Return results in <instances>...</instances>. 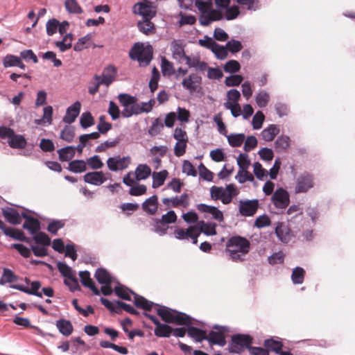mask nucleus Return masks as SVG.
Wrapping results in <instances>:
<instances>
[{
    "instance_id": "ea45409f",
    "label": "nucleus",
    "mask_w": 355,
    "mask_h": 355,
    "mask_svg": "<svg viewBox=\"0 0 355 355\" xmlns=\"http://www.w3.org/2000/svg\"><path fill=\"white\" fill-rule=\"evenodd\" d=\"M114 291L119 297L128 301L132 300L130 295L134 292L125 287L124 286L119 285L116 286L114 289Z\"/></svg>"
},
{
    "instance_id": "4468645a",
    "label": "nucleus",
    "mask_w": 355,
    "mask_h": 355,
    "mask_svg": "<svg viewBox=\"0 0 355 355\" xmlns=\"http://www.w3.org/2000/svg\"><path fill=\"white\" fill-rule=\"evenodd\" d=\"M156 312L161 318L166 322H178V314L176 311H171L170 309L156 304Z\"/></svg>"
},
{
    "instance_id": "bb28decb",
    "label": "nucleus",
    "mask_w": 355,
    "mask_h": 355,
    "mask_svg": "<svg viewBox=\"0 0 355 355\" xmlns=\"http://www.w3.org/2000/svg\"><path fill=\"white\" fill-rule=\"evenodd\" d=\"M187 334L196 342H201L207 338V334L206 331L193 326H189L187 328Z\"/></svg>"
},
{
    "instance_id": "5fc2aeb1",
    "label": "nucleus",
    "mask_w": 355,
    "mask_h": 355,
    "mask_svg": "<svg viewBox=\"0 0 355 355\" xmlns=\"http://www.w3.org/2000/svg\"><path fill=\"white\" fill-rule=\"evenodd\" d=\"M163 128V123L159 119H156L149 128L148 132L150 136L154 137L159 134Z\"/></svg>"
},
{
    "instance_id": "cd10ccee",
    "label": "nucleus",
    "mask_w": 355,
    "mask_h": 355,
    "mask_svg": "<svg viewBox=\"0 0 355 355\" xmlns=\"http://www.w3.org/2000/svg\"><path fill=\"white\" fill-rule=\"evenodd\" d=\"M263 345L268 351H272L275 354H279L284 347L282 341L275 340L273 338L265 340Z\"/></svg>"
},
{
    "instance_id": "69168bd1",
    "label": "nucleus",
    "mask_w": 355,
    "mask_h": 355,
    "mask_svg": "<svg viewBox=\"0 0 355 355\" xmlns=\"http://www.w3.org/2000/svg\"><path fill=\"white\" fill-rule=\"evenodd\" d=\"M243 80L241 75H231L225 78V83L227 87H234L239 85Z\"/></svg>"
},
{
    "instance_id": "4d7b16f0",
    "label": "nucleus",
    "mask_w": 355,
    "mask_h": 355,
    "mask_svg": "<svg viewBox=\"0 0 355 355\" xmlns=\"http://www.w3.org/2000/svg\"><path fill=\"white\" fill-rule=\"evenodd\" d=\"M21 58L8 54L3 59V65L5 68L17 67Z\"/></svg>"
},
{
    "instance_id": "680f3d73",
    "label": "nucleus",
    "mask_w": 355,
    "mask_h": 355,
    "mask_svg": "<svg viewBox=\"0 0 355 355\" xmlns=\"http://www.w3.org/2000/svg\"><path fill=\"white\" fill-rule=\"evenodd\" d=\"M162 72L164 76H171L175 72L173 64L165 58L162 60Z\"/></svg>"
},
{
    "instance_id": "f257e3e1",
    "label": "nucleus",
    "mask_w": 355,
    "mask_h": 355,
    "mask_svg": "<svg viewBox=\"0 0 355 355\" xmlns=\"http://www.w3.org/2000/svg\"><path fill=\"white\" fill-rule=\"evenodd\" d=\"M250 249V243L246 238L234 236L227 240L225 252L233 261L239 262L244 260L243 257L249 252Z\"/></svg>"
},
{
    "instance_id": "a19ab883",
    "label": "nucleus",
    "mask_w": 355,
    "mask_h": 355,
    "mask_svg": "<svg viewBox=\"0 0 355 355\" xmlns=\"http://www.w3.org/2000/svg\"><path fill=\"white\" fill-rule=\"evenodd\" d=\"M227 137L228 143L232 147L241 146L245 139V135L243 133L231 134L227 136Z\"/></svg>"
},
{
    "instance_id": "5701e85b",
    "label": "nucleus",
    "mask_w": 355,
    "mask_h": 355,
    "mask_svg": "<svg viewBox=\"0 0 355 355\" xmlns=\"http://www.w3.org/2000/svg\"><path fill=\"white\" fill-rule=\"evenodd\" d=\"M132 295H134V304L139 309H142L145 311H150L153 307H155L157 304L135 293H132Z\"/></svg>"
},
{
    "instance_id": "aec40b11",
    "label": "nucleus",
    "mask_w": 355,
    "mask_h": 355,
    "mask_svg": "<svg viewBox=\"0 0 355 355\" xmlns=\"http://www.w3.org/2000/svg\"><path fill=\"white\" fill-rule=\"evenodd\" d=\"M81 283L85 287L89 288L92 291L94 295H99L100 291L95 286L93 280L90 277V273L87 270L80 271L79 272Z\"/></svg>"
},
{
    "instance_id": "4c0bfd02",
    "label": "nucleus",
    "mask_w": 355,
    "mask_h": 355,
    "mask_svg": "<svg viewBox=\"0 0 355 355\" xmlns=\"http://www.w3.org/2000/svg\"><path fill=\"white\" fill-rule=\"evenodd\" d=\"M151 174V169L147 164H139L135 170V178L137 180H145Z\"/></svg>"
},
{
    "instance_id": "a18cd8bd",
    "label": "nucleus",
    "mask_w": 355,
    "mask_h": 355,
    "mask_svg": "<svg viewBox=\"0 0 355 355\" xmlns=\"http://www.w3.org/2000/svg\"><path fill=\"white\" fill-rule=\"evenodd\" d=\"M66 10L70 13L81 14L83 12L82 8L76 0H65Z\"/></svg>"
},
{
    "instance_id": "c9c22d12",
    "label": "nucleus",
    "mask_w": 355,
    "mask_h": 355,
    "mask_svg": "<svg viewBox=\"0 0 355 355\" xmlns=\"http://www.w3.org/2000/svg\"><path fill=\"white\" fill-rule=\"evenodd\" d=\"M68 169L73 173H83L87 171V163L82 159H76L70 162Z\"/></svg>"
},
{
    "instance_id": "f3484780",
    "label": "nucleus",
    "mask_w": 355,
    "mask_h": 355,
    "mask_svg": "<svg viewBox=\"0 0 355 355\" xmlns=\"http://www.w3.org/2000/svg\"><path fill=\"white\" fill-rule=\"evenodd\" d=\"M81 105L79 101L75 102L67 110L66 114L63 118L64 123L71 124L75 121L80 111Z\"/></svg>"
},
{
    "instance_id": "423d86ee",
    "label": "nucleus",
    "mask_w": 355,
    "mask_h": 355,
    "mask_svg": "<svg viewBox=\"0 0 355 355\" xmlns=\"http://www.w3.org/2000/svg\"><path fill=\"white\" fill-rule=\"evenodd\" d=\"M177 220V216L174 211H169L164 214L161 219H155L154 225V231L160 235L167 233L169 229V225L175 223Z\"/></svg>"
},
{
    "instance_id": "7ed1b4c3",
    "label": "nucleus",
    "mask_w": 355,
    "mask_h": 355,
    "mask_svg": "<svg viewBox=\"0 0 355 355\" xmlns=\"http://www.w3.org/2000/svg\"><path fill=\"white\" fill-rule=\"evenodd\" d=\"M210 192L213 200H220L224 205L230 204L232 198L239 194L238 189L232 184L227 185L225 189L222 187L213 186Z\"/></svg>"
},
{
    "instance_id": "4be33fe9",
    "label": "nucleus",
    "mask_w": 355,
    "mask_h": 355,
    "mask_svg": "<svg viewBox=\"0 0 355 355\" xmlns=\"http://www.w3.org/2000/svg\"><path fill=\"white\" fill-rule=\"evenodd\" d=\"M2 214L6 220L10 224L19 225L21 222L20 214L13 208L3 209Z\"/></svg>"
},
{
    "instance_id": "09e8293b",
    "label": "nucleus",
    "mask_w": 355,
    "mask_h": 355,
    "mask_svg": "<svg viewBox=\"0 0 355 355\" xmlns=\"http://www.w3.org/2000/svg\"><path fill=\"white\" fill-rule=\"evenodd\" d=\"M80 123L82 128L85 129L94 124V119L89 112H84L80 116Z\"/></svg>"
},
{
    "instance_id": "e433bc0d",
    "label": "nucleus",
    "mask_w": 355,
    "mask_h": 355,
    "mask_svg": "<svg viewBox=\"0 0 355 355\" xmlns=\"http://www.w3.org/2000/svg\"><path fill=\"white\" fill-rule=\"evenodd\" d=\"M291 139L289 137L282 135L277 137L275 142V148L277 152H282L290 146Z\"/></svg>"
},
{
    "instance_id": "f704fd0d",
    "label": "nucleus",
    "mask_w": 355,
    "mask_h": 355,
    "mask_svg": "<svg viewBox=\"0 0 355 355\" xmlns=\"http://www.w3.org/2000/svg\"><path fill=\"white\" fill-rule=\"evenodd\" d=\"M26 140L24 136L16 135L15 133H14V135L8 140V144L12 148L23 149L26 147Z\"/></svg>"
},
{
    "instance_id": "dca6fc26",
    "label": "nucleus",
    "mask_w": 355,
    "mask_h": 355,
    "mask_svg": "<svg viewBox=\"0 0 355 355\" xmlns=\"http://www.w3.org/2000/svg\"><path fill=\"white\" fill-rule=\"evenodd\" d=\"M83 179L85 182L96 186L101 185L107 180L103 171L89 172L84 175Z\"/></svg>"
},
{
    "instance_id": "39448f33",
    "label": "nucleus",
    "mask_w": 355,
    "mask_h": 355,
    "mask_svg": "<svg viewBox=\"0 0 355 355\" xmlns=\"http://www.w3.org/2000/svg\"><path fill=\"white\" fill-rule=\"evenodd\" d=\"M315 186V178L313 174L306 171L300 174L295 180V193H307Z\"/></svg>"
},
{
    "instance_id": "58836bf2",
    "label": "nucleus",
    "mask_w": 355,
    "mask_h": 355,
    "mask_svg": "<svg viewBox=\"0 0 355 355\" xmlns=\"http://www.w3.org/2000/svg\"><path fill=\"white\" fill-rule=\"evenodd\" d=\"M94 277L101 284H111V277L107 270L103 268H98L96 270Z\"/></svg>"
},
{
    "instance_id": "864d4df0",
    "label": "nucleus",
    "mask_w": 355,
    "mask_h": 355,
    "mask_svg": "<svg viewBox=\"0 0 355 355\" xmlns=\"http://www.w3.org/2000/svg\"><path fill=\"white\" fill-rule=\"evenodd\" d=\"M255 99L256 103L259 107H264L268 105L270 96L266 92L261 91L256 95Z\"/></svg>"
},
{
    "instance_id": "2f4dec72",
    "label": "nucleus",
    "mask_w": 355,
    "mask_h": 355,
    "mask_svg": "<svg viewBox=\"0 0 355 355\" xmlns=\"http://www.w3.org/2000/svg\"><path fill=\"white\" fill-rule=\"evenodd\" d=\"M19 277L17 276L13 271L10 269L5 268L3 270V273L0 279V284L4 285L7 283L12 284L19 279Z\"/></svg>"
},
{
    "instance_id": "20e7f679",
    "label": "nucleus",
    "mask_w": 355,
    "mask_h": 355,
    "mask_svg": "<svg viewBox=\"0 0 355 355\" xmlns=\"http://www.w3.org/2000/svg\"><path fill=\"white\" fill-rule=\"evenodd\" d=\"M253 338L248 334H236L232 336L230 345V352L235 354H241L244 348L251 347Z\"/></svg>"
},
{
    "instance_id": "13d9d810",
    "label": "nucleus",
    "mask_w": 355,
    "mask_h": 355,
    "mask_svg": "<svg viewBox=\"0 0 355 355\" xmlns=\"http://www.w3.org/2000/svg\"><path fill=\"white\" fill-rule=\"evenodd\" d=\"M237 164L239 170L248 169L250 166V160L248 154L241 153L237 157Z\"/></svg>"
},
{
    "instance_id": "0e129e2a",
    "label": "nucleus",
    "mask_w": 355,
    "mask_h": 355,
    "mask_svg": "<svg viewBox=\"0 0 355 355\" xmlns=\"http://www.w3.org/2000/svg\"><path fill=\"white\" fill-rule=\"evenodd\" d=\"M265 119V116L261 111H258L252 118V126L255 130H259L262 127Z\"/></svg>"
},
{
    "instance_id": "79ce46f5",
    "label": "nucleus",
    "mask_w": 355,
    "mask_h": 355,
    "mask_svg": "<svg viewBox=\"0 0 355 355\" xmlns=\"http://www.w3.org/2000/svg\"><path fill=\"white\" fill-rule=\"evenodd\" d=\"M167 174L168 173L166 170H164L158 173L154 172L153 173V187L157 188L164 184Z\"/></svg>"
},
{
    "instance_id": "a878e982",
    "label": "nucleus",
    "mask_w": 355,
    "mask_h": 355,
    "mask_svg": "<svg viewBox=\"0 0 355 355\" xmlns=\"http://www.w3.org/2000/svg\"><path fill=\"white\" fill-rule=\"evenodd\" d=\"M172 332L174 336H178V329L173 330L170 326L160 322L157 324L155 329V334L158 337H168Z\"/></svg>"
},
{
    "instance_id": "6ab92c4d",
    "label": "nucleus",
    "mask_w": 355,
    "mask_h": 355,
    "mask_svg": "<svg viewBox=\"0 0 355 355\" xmlns=\"http://www.w3.org/2000/svg\"><path fill=\"white\" fill-rule=\"evenodd\" d=\"M275 234L280 241L287 243L291 239V231L290 228L282 223H278L275 227Z\"/></svg>"
},
{
    "instance_id": "6e6d98bb",
    "label": "nucleus",
    "mask_w": 355,
    "mask_h": 355,
    "mask_svg": "<svg viewBox=\"0 0 355 355\" xmlns=\"http://www.w3.org/2000/svg\"><path fill=\"white\" fill-rule=\"evenodd\" d=\"M223 68L225 72L234 73L240 70L241 65L238 61L235 60H230L225 63Z\"/></svg>"
},
{
    "instance_id": "052dcab7",
    "label": "nucleus",
    "mask_w": 355,
    "mask_h": 355,
    "mask_svg": "<svg viewBox=\"0 0 355 355\" xmlns=\"http://www.w3.org/2000/svg\"><path fill=\"white\" fill-rule=\"evenodd\" d=\"M225 12L224 15V17L227 20H232L236 19L240 14L239 8L237 6H233L230 7V6L225 8Z\"/></svg>"
},
{
    "instance_id": "9b49d317",
    "label": "nucleus",
    "mask_w": 355,
    "mask_h": 355,
    "mask_svg": "<svg viewBox=\"0 0 355 355\" xmlns=\"http://www.w3.org/2000/svg\"><path fill=\"white\" fill-rule=\"evenodd\" d=\"M223 17L224 14L222 11L211 8L207 15L200 16L199 21L201 25L207 26H209L211 21L221 20Z\"/></svg>"
},
{
    "instance_id": "338daca9",
    "label": "nucleus",
    "mask_w": 355,
    "mask_h": 355,
    "mask_svg": "<svg viewBox=\"0 0 355 355\" xmlns=\"http://www.w3.org/2000/svg\"><path fill=\"white\" fill-rule=\"evenodd\" d=\"M59 25H60V22L56 19L53 18V19H49L46 22V25L47 35L49 36H51L53 34H55L58 31V28Z\"/></svg>"
},
{
    "instance_id": "c03bdc74",
    "label": "nucleus",
    "mask_w": 355,
    "mask_h": 355,
    "mask_svg": "<svg viewBox=\"0 0 355 355\" xmlns=\"http://www.w3.org/2000/svg\"><path fill=\"white\" fill-rule=\"evenodd\" d=\"M305 275L304 270L301 267H296L293 269L291 275V279L295 284H301L304 282Z\"/></svg>"
},
{
    "instance_id": "bf43d9fd",
    "label": "nucleus",
    "mask_w": 355,
    "mask_h": 355,
    "mask_svg": "<svg viewBox=\"0 0 355 355\" xmlns=\"http://www.w3.org/2000/svg\"><path fill=\"white\" fill-rule=\"evenodd\" d=\"M196 6L200 12V15H207L210 8L212 7L211 0H208L207 2L202 1L201 0H196Z\"/></svg>"
},
{
    "instance_id": "f03ea898",
    "label": "nucleus",
    "mask_w": 355,
    "mask_h": 355,
    "mask_svg": "<svg viewBox=\"0 0 355 355\" xmlns=\"http://www.w3.org/2000/svg\"><path fill=\"white\" fill-rule=\"evenodd\" d=\"M129 57L132 60L138 61L140 66L146 67L150 64L153 58V47L150 45L145 46L141 42H137L130 50Z\"/></svg>"
},
{
    "instance_id": "3c124183",
    "label": "nucleus",
    "mask_w": 355,
    "mask_h": 355,
    "mask_svg": "<svg viewBox=\"0 0 355 355\" xmlns=\"http://www.w3.org/2000/svg\"><path fill=\"white\" fill-rule=\"evenodd\" d=\"M119 103L124 107L136 105V98L128 94H120L118 96Z\"/></svg>"
},
{
    "instance_id": "7c9ffc66",
    "label": "nucleus",
    "mask_w": 355,
    "mask_h": 355,
    "mask_svg": "<svg viewBox=\"0 0 355 355\" xmlns=\"http://www.w3.org/2000/svg\"><path fill=\"white\" fill-rule=\"evenodd\" d=\"M56 327L64 336H68L73 332V326L69 320L60 319L56 322Z\"/></svg>"
},
{
    "instance_id": "393cba45",
    "label": "nucleus",
    "mask_w": 355,
    "mask_h": 355,
    "mask_svg": "<svg viewBox=\"0 0 355 355\" xmlns=\"http://www.w3.org/2000/svg\"><path fill=\"white\" fill-rule=\"evenodd\" d=\"M212 345H218L220 346H224L225 344V334L222 331H211L207 335L206 339Z\"/></svg>"
},
{
    "instance_id": "774afa93",
    "label": "nucleus",
    "mask_w": 355,
    "mask_h": 355,
    "mask_svg": "<svg viewBox=\"0 0 355 355\" xmlns=\"http://www.w3.org/2000/svg\"><path fill=\"white\" fill-rule=\"evenodd\" d=\"M270 224L271 220L266 214L258 216L254 221V226L257 228H263L270 225Z\"/></svg>"
},
{
    "instance_id": "49530a36",
    "label": "nucleus",
    "mask_w": 355,
    "mask_h": 355,
    "mask_svg": "<svg viewBox=\"0 0 355 355\" xmlns=\"http://www.w3.org/2000/svg\"><path fill=\"white\" fill-rule=\"evenodd\" d=\"M33 240L37 244L42 245L43 246H49L51 244L50 237L43 232H37L33 236Z\"/></svg>"
},
{
    "instance_id": "8fccbe9b",
    "label": "nucleus",
    "mask_w": 355,
    "mask_h": 355,
    "mask_svg": "<svg viewBox=\"0 0 355 355\" xmlns=\"http://www.w3.org/2000/svg\"><path fill=\"white\" fill-rule=\"evenodd\" d=\"M235 178L241 184L245 183L246 181L252 182L254 180V176L248 169L239 170Z\"/></svg>"
},
{
    "instance_id": "2eb2a0df",
    "label": "nucleus",
    "mask_w": 355,
    "mask_h": 355,
    "mask_svg": "<svg viewBox=\"0 0 355 355\" xmlns=\"http://www.w3.org/2000/svg\"><path fill=\"white\" fill-rule=\"evenodd\" d=\"M31 288H29L26 286L19 284H10V287L14 289H17L29 295H33L39 297H42V293L39 292V289L41 287V283L39 281H34L31 283Z\"/></svg>"
},
{
    "instance_id": "c85d7f7f",
    "label": "nucleus",
    "mask_w": 355,
    "mask_h": 355,
    "mask_svg": "<svg viewBox=\"0 0 355 355\" xmlns=\"http://www.w3.org/2000/svg\"><path fill=\"white\" fill-rule=\"evenodd\" d=\"M279 130L276 125L272 124L262 130L261 138L266 141H271L279 133Z\"/></svg>"
},
{
    "instance_id": "f8f14e48",
    "label": "nucleus",
    "mask_w": 355,
    "mask_h": 355,
    "mask_svg": "<svg viewBox=\"0 0 355 355\" xmlns=\"http://www.w3.org/2000/svg\"><path fill=\"white\" fill-rule=\"evenodd\" d=\"M201 80L200 76L196 73H192L182 80V85L186 89L189 91L190 94H193L200 87Z\"/></svg>"
},
{
    "instance_id": "b1692460",
    "label": "nucleus",
    "mask_w": 355,
    "mask_h": 355,
    "mask_svg": "<svg viewBox=\"0 0 355 355\" xmlns=\"http://www.w3.org/2000/svg\"><path fill=\"white\" fill-rule=\"evenodd\" d=\"M142 209L150 214H155L158 209L157 196L154 195L146 199L142 204Z\"/></svg>"
},
{
    "instance_id": "ddd939ff",
    "label": "nucleus",
    "mask_w": 355,
    "mask_h": 355,
    "mask_svg": "<svg viewBox=\"0 0 355 355\" xmlns=\"http://www.w3.org/2000/svg\"><path fill=\"white\" fill-rule=\"evenodd\" d=\"M116 73V69L113 66L106 67L102 76L95 75L94 79L98 81L100 85L109 86L114 80Z\"/></svg>"
},
{
    "instance_id": "9d476101",
    "label": "nucleus",
    "mask_w": 355,
    "mask_h": 355,
    "mask_svg": "<svg viewBox=\"0 0 355 355\" xmlns=\"http://www.w3.org/2000/svg\"><path fill=\"white\" fill-rule=\"evenodd\" d=\"M130 162L129 157L120 156L110 157L107 160L108 168L112 171H122L128 167Z\"/></svg>"
},
{
    "instance_id": "c756f323",
    "label": "nucleus",
    "mask_w": 355,
    "mask_h": 355,
    "mask_svg": "<svg viewBox=\"0 0 355 355\" xmlns=\"http://www.w3.org/2000/svg\"><path fill=\"white\" fill-rule=\"evenodd\" d=\"M76 153V148L73 146H67L58 150L59 159L61 162H67L71 159Z\"/></svg>"
},
{
    "instance_id": "473e14b6",
    "label": "nucleus",
    "mask_w": 355,
    "mask_h": 355,
    "mask_svg": "<svg viewBox=\"0 0 355 355\" xmlns=\"http://www.w3.org/2000/svg\"><path fill=\"white\" fill-rule=\"evenodd\" d=\"M150 20L143 19V21L137 23L139 30L147 35L153 34L155 32V25Z\"/></svg>"
},
{
    "instance_id": "e2e57ef3",
    "label": "nucleus",
    "mask_w": 355,
    "mask_h": 355,
    "mask_svg": "<svg viewBox=\"0 0 355 355\" xmlns=\"http://www.w3.org/2000/svg\"><path fill=\"white\" fill-rule=\"evenodd\" d=\"M87 164L94 170L100 169L103 166V163L100 159L99 156L94 155L87 159Z\"/></svg>"
},
{
    "instance_id": "de8ad7c7",
    "label": "nucleus",
    "mask_w": 355,
    "mask_h": 355,
    "mask_svg": "<svg viewBox=\"0 0 355 355\" xmlns=\"http://www.w3.org/2000/svg\"><path fill=\"white\" fill-rule=\"evenodd\" d=\"M200 225V227L199 230L200 233L203 232L207 236H213L216 234V225L215 223H206L204 221H201Z\"/></svg>"
},
{
    "instance_id": "412c9836",
    "label": "nucleus",
    "mask_w": 355,
    "mask_h": 355,
    "mask_svg": "<svg viewBox=\"0 0 355 355\" xmlns=\"http://www.w3.org/2000/svg\"><path fill=\"white\" fill-rule=\"evenodd\" d=\"M200 234L199 227L196 226L189 227L186 232L179 229V239L184 238H190L193 244L198 243V237Z\"/></svg>"
},
{
    "instance_id": "a211bd4d",
    "label": "nucleus",
    "mask_w": 355,
    "mask_h": 355,
    "mask_svg": "<svg viewBox=\"0 0 355 355\" xmlns=\"http://www.w3.org/2000/svg\"><path fill=\"white\" fill-rule=\"evenodd\" d=\"M197 208L198 211L202 213L210 214L213 218L219 222H222L224 219L223 212L216 207L209 206L205 204H199Z\"/></svg>"
},
{
    "instance_id": "1a4fd4ad",
    "label": "nucleus",
    "mask_w": 355,
    "mask_h": 355,
    "mask_svg": "<svg viewBox=\"0 0 355 355\" xmlns=\"http://www.w3.org/2000/svg\"><path fill=\"white\" fill-rule=\"evenodd\" d=\"M133 12L143 17V19H151L156 15V10L150 1L137 3L133 7Z\"/></svg>"
},
{
    "instance_id": "603ef678",
    "label": "nucleus",
    "mask_w": 355,
    "mask_h": 355,
    "mask_svg": "<svg viewBox=\"0 0 355 355\" xmlns=\"http://www.w3.org/2000/svg\"><path fill=\"white\" fill-rule=\"evenodd\" d=\"M199 58L198 57H189L186 55L184 53L183 55H180L179 53V62L180 63H185L188 65L189 67H195L198 64Z\"/></svg>"
},
{
    "instance_id": "6e6552de",
    "label": "nucleus",
    "mask_w": 355,
    "mask_h": 355,
    "mask_svg": "<svg viewBox=\"0 0 355 355\" xmlns=\"http://www.w3.org/2000/svg\"><path fill=\"white\" fill-rule=\"evenodd\" d=\"M272 202L276 208L286 209L290 203V196L287 191L283 188L277 189L272 194Z\"/></svg>"
},
{
    "instance_id": "0eeeda50",
    "label": "nucleus",
    "mask_w": 355,
    "mask_h": 355,
    "mask_svg": "<svg viewBox=\"0 0 355 355\" xmlns=\"http://www.w3.org/2000/svg\"><path fill=\"white\" fill-rule=\"evenodd\" d=\"M259 207L257 199L240 200L239 203V211L242 216H253Z\"/></svg>"
},
{
    "instance_id": "37998d69",
    "label": "nucleus",
    "mask_w": 355,
    "mask_h": 355,
    "mask_svg": "<svg viewBox=\"0 0 355 355\" xmlns=\"http://www.w3.org/2000/svg\"><path fill=\"white\" fill-rule=\"evenodd\" d=\"M60 139L71 143L75 137V129L70 125H66L60 132Z\"/></svg>"
},
{
    "instance_id": "72a5a7b5",
    "label": "nucleus",
    "mask_w": 355,
    "mask_h": 355,
    "mask_svg": "<svg viewBox=\"0 0 355 355\" xmlns=\"http://www.w3.org/2000/svg\"><path fill=\"white\" fill-rule=\"evenodd\" d=\"M23 228L28 230L31 234H35L40 230V222L35 218H28L23 224Z\"/></svg>"
}]
</instances>
